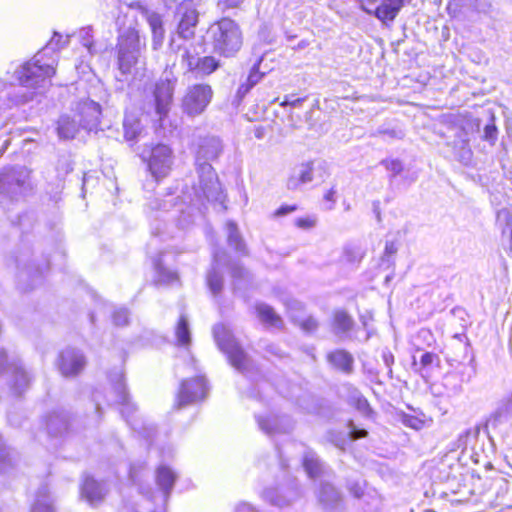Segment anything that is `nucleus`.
<instances>
[{
    "label": "nucleus",
    "instance_id": "obj_1",
    "mask_svg": "<svg viewBox=\"0 0 512 512\" xmlns=\"http://www.w3.org/2000/svg\"><path fill=\"white\" fill-rule=\"evenodd\" d=\"M209 43L214 53L233 57L243 45V33L239 24L230 17L214 21L207 29Z\"/></svg>",
    "mask_w": 512,
    "mask_h": 512
},
{
    "label": "nucleus",
    "instance_id": "obj_2",
    "mask_svg": "<svg viewBox=\"0 0 512 512\" xmlns=\"http://www.w3.org/2000/svg\"><path fill=\"white\" fill-rule=\"evenodd\" d=\"M213 335L228 363L240 373H248L252 365L251 359L233 333L224 324H218L213 330Z\"/></svg>",
    "mask_w": 512,
    "mask_h": 512
},
{
    "label": "nucleus",
    "instance_id": "obj_3",
    "mask_svg": "<svg viewBox=\"0 0 512 512\" xmlns=\"http://www.w3.org/2000/svg\"><path fill=\"white\" fill-rule=\"evenodd\" d=\"M141 48V38L137 29L130 27L118 36L116 64L122 75H130L136 71Z\"/></svg>",
    "mask_w": 512,
    "mask_h": 512
},
{
    "label": "nucleus",
    "instance_id": "obj_4",
    "mask_svg": "<svg viewBox=\"0 0 512 512\" xmlns=\"http://www.w3.org/2000/svg\"><path fill=\"white\" fill-rule=\"evenodd\" d=\"M56 74L55 61L44 56L35 57L26 62L18 75L21 85L35 88Z\"/></svg>",
    "mask_w": 512,
    "mask_h": 512
},
{
    "label": "nucleus",
    "instance_id": "obj_5",
    "mask_svg": "<svg viewBox=\"0 0 512 512\" xmlns=\"http://www.w3.org/2000/svg\"><path fill=\"white\" fill-rule=\"evenodd\" d=\"M360 9L374 16L383 25L392 24L405 6L406 0H355Z\"/></svg>",
    "mask_w": 512,
    "mask_h": 512
},
{
    "label": "nucleus",
    "instance_id": "obj_6",
    "mask_svg": "<svg viewBox=\"0 0 512 512\" xmlns=\"http://www.w3.org/2000/svg\"><path fill=\"white\" fill-rule=\"evenodd\" d=\"M207 395V383L203 376H194L180 382L173 407L183 409L202 401Z\"/></svg>",
    "mask_w": 512,
    "mask_h": 512
},
{
    "label": "nucleus",
    "instance_id": "obj_7",
    "mask_svg": "<svg viewBox=\"0 0 512 512\" xmlns=\"http://www.w3.org/2000/svg\"><path fill=\"white\" fill-rule=\"evenodd\" d=\"M213 97L209 84L198 83L189 86L182 98L181 107L189 116H196L205 111Z\"/></svg>",
    "mask_w": 512,
    "mask_h": 512
},
{
    "label": "nucleus",
    "instance_id": "obj_8",
    "mask_svg": "<svg viewBox=\"0 0 512 512\" xmlns=\"http://www.w3.org/2000/svg\"><path fill=\"white\" fill-rule=\"evenodd\" d=\"M198 183L193 185L197 197L206 199H220L222 187L215 169L207 163L200 165L197 169Z\"/></svg>",
    "mask_w": 512,
    "mask_h": 512
},
{
    "label": "nucleus",
    "instance_id": "obj_9",
    "mask_svg": "<svg viewBox=\"0 0 512 512\" xmlns=\"http://www.w3.org/2000/svg\"><path fill=\"white\" fill-rule=\"evenodd\" d=\"M148 155L144 158L150 172L154 177H164L171 169L172 149L163 143L152 144L149 146Z\"/></svg>",
    "mask_w": 512,
    "mask_h": 512
},
{
    "label": "nucleus",
    "instance_id": "obj_10",
    "mask_svg": "<svg viewBox=\"0 0 512 512\" xmlns=\"http://www.w3.org/2000/svg\"><path fill=\"white\" fill-rule=\"evenodd\" d=\"M151 93L155 112L159 120H163L168 116L173 102V83L169 79H160L154 84Z\"/></svg>",
    "mask_w": 512,
    "mask_h": 512
},
{
    "label": "nucleus",
    "instance_id": "obj_11",
    "mask_svg": "<svg viewBox=\"0 0 512 512\" xmlns=\"http://www.w3.org/2000/svg\"><path fill=\"white\" fill-rule=\"evenodd\" d=\"M27 175L14 167H5L0 170V195L13 199L25 189Z\"/></svg>",
    "mask_w": 512,
    "mask_h": 512
},
{
    "label": "nucleus",
    "instance_id": "obj_12",
    "mask_svg": "<svg viewBox=\"0 0 512 512\" xmlns=\"http://www.w3.org/2000/svg\"><path fill=\"white\" fill-rule=\"evenodd\" d=\"M100 115L101 107L93 101H83L78 103L74 111V117L78 121L79 126L87 130H90L99 124Z\"/></svg>",
    "mask_w": 512,
    "mask_h": 512
},
{
    "label": "nucleus",
    "instance_id": "obj_13",
    "mask_svg": "<svg viewBox=\"0 0 512 512\" xmlns=\"http://www.w3.org/2000/svg\"><path fill=\"white\" fill-rule=\"evenodd\" d=\"M182 60L186 63L188 71L197 76H209L220 67V62L215 57L203 56L195 60L189 51H185Z\"/></svg>",
    "mask_w": 512,
    "mask_h": 512
},
{
    "label": "nucleus",
    "instance_id": "obj_14",
    "mask_svg": "<svg viewBox=\"0 0 512 512\" xmlns=\"http://www.w3.org/2000/svg\"><path fill=\"white\" fill-rule=\"evenodd\" d=\"M179 22L177 26L178 34L185 39L194 37L195 27L198 23V11L189 4H181L178 7Z\"/></svg>",
    "mask_w": 512,
    "mask_h": 512
},
{
    "label": "nucleus",
    "instance_id": "obj_15",
    "mask_svg": "<svg viewBox=\"0 0 512 512\" xmlns=\"http://www.w3.org/2000/svg\"><path fill=\"white\" fill-rule=\"evenodd\" d=\"M79 493L81 498L90 505H97L101 503L106 494L100 481L90 474L83 476L79 487Z\"/></svg>",
    "mask_w": 512,
    "mask_h": 512
},
{
    "label": "nucleus",
    "instance_id": "obj_16",
    "mask_svg": "<svg viewBox=\"0 0 512 512\" xmlns=\"http://www.w3.org/2000/svg\"><path fill=\"white\" fill-rule=\"evenodd\" d=\"M327 362L336 370L351 374L353 372L354 358L345 349H334L326 354Z\"/></svg>",
    "mask_w": 512,
    "mask_h": 512
},
{
    "label": "nucleus",
    "instance_id": "obj_17",
    "mask_svg": "<svg viewBox=\"0 0 512 512\" xmlns=\"http://www.w3.org/2000/svg\"><path fill=\"white\" fill-rule=\"evenodd\" d=\"M58 365L64 376L77 375L85 365V359L82 355L73 352H62L59 356Z\"/></svg>",
    "mask_w": 512,
    "mask_h": 512
},
{
    "label": "nucleus",
    "instance_id": "obj_18",
    "mask_svg": "<svg viewBox=\"0 0 512 512\" xmlns=\"http://www.w3.org/2000/svg\"><path fill=\"white\" fill-rule=\"evenodd\" d=\"M255 310L259 320L267 327L278 329L283 328V321L281 316L278 315L271 306L267 304H257L255 306Z\"/></svg>",
    "mask_w": 512,
    "mask_h": 512
},
{
    "label": "nucleus",
    "instance_id": "obj_19",
    "mask_svg": "<svg viewBox=\"0 0 512 512\" xmlns=\"http://www.w3.org/2000/svg\"><path fill=\"white\" fill-rule=\"evenodd\" d=\"M146 20L152 32L153 48L157 49L162 45L165 36L162 17L156 12H146Z\"/></svg>",
    "mask_w": 512,
    "mask_h": 512
},
{
    "label": "nucleus",
    "instance_id": "obj_20",
    "mask_svg": "<svg viewBox=\"0 0 512 512\" xmlns=\"http://www.w3.org/2000/svg\"><path fill=\"white\" fill-rule=\"evenodd\" d=\"M81 126L75 117L69 115H62L57 121V133L61 139H73L78 133Z\"/></svg>",
    "mask_w": 512,
    "mask_h": 512
},
{
    "label": "nucleus",
    "instance_id": "obj_21",
    "mask_svg": "<svg viewBox=\"0 0 512 512\" xmlns=\"http://www.w3.org/2000/svg\"><path fill=\"white\" fill-rule=\"evenodd\" d=\"M124 138L128 141H134L141 133V120L134 113L126 114L123 120Z\"/></svg>",
    "mask_w": 512,
    "mask_h": 512
},
{
    "label": "nucleus",
    "instance_id": "obj_22",
    "mask_svg": "<svg viewBox=\"0 0 512 512\" xmlns=\"http://www.w3.org/2000/svg\"><path fill=\"white\" fill-rule=\"evenodd\" d=\"M302 467L311 479L319 478L323 474L321 461L314 454H305L303 456Z\"/></svg>",
    "mask_w": 512,
    "mask_h": 512
},
{
    "label": "nucleus",
    "instance_id": "obj_23",
    "mask_svg": "<svg viewBox=\"0 0 512 512\" xmlns=\"http://www.w3.org/2000/svg\"><path fill=\"white\" fill-rule=\"evenodd\" d=\"M332 326L336 333H346L352 329L353 319L346 311L338 310L333 314Z\"/></svg>",
    "mask_w": 512,
    "mask_h": 512
},
{
    "label": "nucleus",
    "instance_id": "obj_24",
    "mask_svg": "<svg viewBox=\"0 0 512 512\" xmlns=\"http://www.w3.org/2000/svg\"><path fill=\"white\" fill-rule=\"evenodd\" d=\"M176 342L179 346L188 347L191 343L188 321L185 316H180L175 328Z\"/></svg>",
    "mask_w": 512,
    "mask_h": 512
},
{
    "label": "nucleus",
    "instance_id": "obj_25",
    "mask_svg": "<svg viewBox=\"0 0 512 512\" xmlns=\"http://www.w3.org/2000/svg\"><path fill=\"white\" fill-rule=\"evenodd\" d=\"M348 404L353 409L357 410L358 412L362 413L365 416L370 417L374 413L368 400L358 392L349 397Z\"/></svg>",
    "mask_w": 512,
    "mask_h": 512
},
{
    "label": "nucleus",
    "instance_id": "obj_26",
    "mask_svg": "<svg viewBox=\"0 0 512 512\" xmlns=\"http://www.w3.org/2000/svg\"><path fill=\"white\" fill-rule=\"evenodd\" d=\"M156 482L168 493L175 482V475L168 467H159L157 469Z\"/></svg>",
    "mask_w": 512,
    "mask_h": 512
},
{
    "label": "nucleus",
    "instance_id": "obj_27",
    "mask_svg": "<svg viewBox=\"0 0 512 512\" xmlns=\"http://www.w3.org/2000/svg\"><path fill=\"white\" fill-rule=\"evenodd\" d=\"M313 179V168L310 165H306V167L301 171L298 177H290L288 180V188L291 190H295L299 184L310 182Z\"/></svg>",
    "mask_w": 512,
    "mask_h": 512
},
{
    "label": "nucleus",
    "instance_id": "obj_28",
    "mask_svg": "<svg viewBox=\"0 0 512 512\" xmlns=\"http://www.w3.org/2000/svg\"><path fill=\"white\" fill-rule=\"evenodd\" d=\"M503 250L512 255V219L510 216L507 217L506 225L502 230V240H501Z\"/></svg>",
    "mask_w": 512,
    "mask_h": 512
},
{
    "label": "nucleus",
    "instance_id": "obj_29",
    "mask_svg": "<svg viewBox=\"0 0 512 512\" xmlns=\"http://www.w3.org/2000/svg\"><path fill=\"white\" fill-rule=\"evenodd\" d=\"M441 360L438 354L433 352H424L420 357L419 370H426L429 367H440Z\"/></svg>",
    "mask_w": 512,
    "mask_h": 512
},
{
    "label": "nucleus",
    "instance_id": "obj_30",
    "mask_svg": "<svg viewBox=\"0 0 512 512\" xmlns=\"http://www.w3.org/2000/svg\"><path fill=\"white\" fill-rule=\"evenodd\" d=\"M261 75L257 71L250 72L247 81L240 85L237 90V95L239 98H243L250 89L260 80Z\"/></svg>",
    "mask_w": 512,
    "mask_h": 512
},
{
    "label": "nucleus",
    "instance_id": "obj_31",
    "mask_svg": "<svg viewBox=\"0 0 512 512\" xmlns=\"http://www.w3.org/2000/svg\"><path fill=\"white\" fill-rule=\"evenodd\" d=\"M207 285L214 295L219 294L223 287L222 277L215 271L211 272L207 277Z\"/></svg>",
    "mask_w": 512,
    "mask_h": 512
},
{
    "label": "nucleus",
    "instance_id": "obj_32",
    "mask_svg": "<svg viewBox=\"0 0 512 512\" xmlns=\"http://www.w3.org/2000/svg\"><path fill=\"white\" fill-rule=\"evenodd\" d=\"M30 512H56V508L52 501L37 498L31 505Z\"/></svg>",
    "mask_w": 512,
    "mask_h": 512
},
{
    "label": "nucleus",
    "instance_id": "obj_33",
    "mask_svg": "<svg viewBox=\"0 0 512 512\" xmlns=\"http://www.w3.org/2000/svg\"><path fill=\"white\" fill-rule=\"evenodd\" d=\"M381 164L393 175H397L403 171V165L399 159H384Z\"/></svg>",
    "mask_w": 512,
    "mask_h": 512
},
{
    "label": "nucleus",
    "instance_id": "obj_34",
    "mask_svg": "<svg viewBox=\"0 0 512 512\" xmlns=\"http://www.w3.org/2000/svg\"><path fill=\"white\" fill-rule=\"evenodd\" d=\"M403 423L405 426L415 430H420L425 426V421L414 415H405L403 417Z\"/></svg>",
    "mask_w": 512,
    "mask_h": 512
},
{
    "label": "nucleus",
    "instance_id": "obj_35",
    "mask_svg": "<svg viewBox=\"0 0 512 512\" xmlns=\"http://www.w3.org/2000/svg\"><path fill=\"white\" fill-rule=\"evenodd\" d=\"M498 130L494 122L488 123L484 127V139L494 144L497 140Z\"/></svg>",
    "mask_w": 512,
    "mask_h": 512
},
{
    "label": "nucleus",
    "instance_id": "obj_36",
    "mask_svg": "<svg viewBox=\"0 0 512 512\" xmlns=\"http://www.w3.org/2000/svg\"><path fill=\"white\" fill-rule=\"evenodd\" d=\"M295 225L303 230H309L316 225V219L311 216L299 217L295 220Z\"/></svg>",
    "mask_w": 512,
    "mask_h": 512
},
{
    "label": "nucleus",
    "instance_id": "obj_37",
    "mask_svg": "<svg viewBox=\"0 0 512 512\" xmlns=\"http://www.w3.org/2000/svg\"><path fill=\"white\" fill-rule=\"evenodd\" d=\"M299 327L308 333L314 332L318 328V322L313 317H308L299 322Z\"/></svg>",
    "mask_w": 512,
    "mask_h": 512
},
{
    "label": "nucleus",
    "instance_id": "obj_38",
    "mask_svg": "<svg viewBox=\"0 0 512 512\" xmlns=\"http://www.w3.org/2000/svg\"><path fill=\"white\" fill-rule=\"evenodd\" d=\"M228 242L230 245H232L237 250H245V244L239 235V233L236 231V228L234 227V232L231 233L228 237Z\"/></svg>",
    "mask_w": 512,
    "mask_h": 512
},
{
    "label": "nucleus",
    "instance_id": "obj_39",
    "mask_svg": "<svg viewBox=\"0 0 512 512\" xmlns=\"http://www.w3.org/2000/svg\"><path fill=\"white\" fill-rule=\"evenodd\" d=\"M245 0H217V5L223 10L239 8Z\"/></svg>",
    "mask_w": 512,
    "mask_h": 512
},
{
    "label": "nucleus",
    "instance_id": "obj_40",
    "mask_svg": "<svg viewBox=\"0 0 512 512\" xmlns=\"http://www.w3.org/2000/svg\"><path fill=\"white\" fill-rule=\"evenodd\" d=\"M397 251H398L397 243L395 241H387L385 243L383 259L389 260L397 253Z\"/></svg>",
    "mask_w": 512,
    "mask_h": 512
},
{
    "label": "nucleus",
    "instance_id": "obj_41",
    "mask_svg": "<svg viewBox=\"0 0 512 512\" xmlns=\"http://www.w3.org/2000/svg\"><path fill=\"white\" fill-rule=\"evenodd\" d=\"M305 100V97H292V96H284L283 100L279 103L282 107H296L302 104V102Z\"/></svg>",
    "mask_w": 512,
    "mask_h": 512
},
{
    "label": "nucleus",
    "instance_id": "obj_42",
    "mask_svg": "<svg viewBox=\"0 0 512 512\" xmlns=\"http://www.w3.org/2000/svg\"><path fill=\"white\" fill-rule=\"evenodd\" d=\"M349 437L353 440L366 438L368 436V432L365 429H360L352 423H349Z\"/></svg>",
    "mask_w": 512,
    "mask_h": 512
},
{
    "label": "nucleus",
    "instance_id": "obj_43",
    "mask_svg": "<svg viewBox=\"0 0 512 512\" xmlns=\"http://www.w3.org/2000/svg\"><path fill=\"white\" fill-rule=\"evenodd\" d=\"M297 209H298V206L295 205V204H293V205L284 204V205H281L279 208H277L274 211L273 215L275 217H281V216H284L286 214L295 212Z\"/></svg>",
    "mask_w": 512,
    "mask_h": 512
},
{
    "label": "nucleus",
    "instance_id": "obj_44",
    "mask_svg": "<svg viewBox=\"0 0 512 512\" xmlns=\"http://www.w3.org/2000/svg\"><path fill=\"white\" fill-rule=\"evenodd\" d=\"M235 512H257V510L248 503H240L236 507Z\"/></svg>",
    "mask_w": 512,
    "mask_h": 512
},
{
    "label": "nucleus",
    "instance_id": "obj_45",
    "mask_svg": "<svg viewBox=\"0 0 512 512\" xmlns=\"http://www.w3.org/2000/svg\"><path fill=\"white\" fill-rule=\"evenodd\" d=\"M335 197H336V190L334 188H330L324 194V200L327 202H330L332 204L335 202Z\"/></svg>",
    "mask_w": 512,
    "mask_h": 512
},
{
    "label": "nucleus",
    "instance_id": "obj_46",
    "mask_svg": "<svg viewBox=\"0 0 512 512\" xmlns=\"http://www.w3.org/2000/svg\"><path fill=\"white\" fill-rule=\"evenodd\" d=\"M327 490H333V487L330 484H324L320 488V498L323 500V495L326 493Z\"/></svg>",
    "mask_w": 512,
    "mask_h": 512
},
{
    "label": "nucleus",
    "instance_id": "obj_47",
    "mask_svg": "<svg viewBox=\"0 0 512 512\" xmlns=\"http://www.w3.org/2000/svg\"><path fill=\"white\" fill-rule=\"evenodd\" d=\"M361 495H362V493H355V496H356V497H358V498H359Z\"/></svg>",
    "mask_w": 512,
    "mask_h": 512
}]
</instances>
